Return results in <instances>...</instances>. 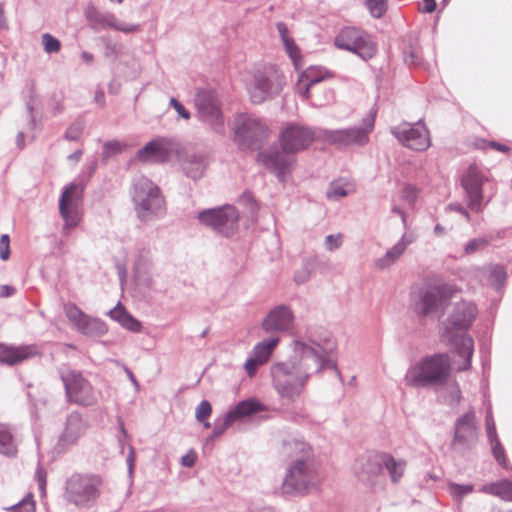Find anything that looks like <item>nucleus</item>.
Instances as JSON below:
<instances>
[{
    "label": "nucleus",
    "instance_id": "33",
    "mask_svg": "<svg viewBox=\"0 0 512 512\" xmlns=\"http://www.w3.org/2000/svg\"><path fill=\"white\" fill-rule=\"evenodd\" d=\"M78 331L91 337L102 336L107 332V326L103 321L87 315L83 325Z\"/></svg>",
    "mask_w": 512,
    "mask_h": 512
},
{
    "label": "nucleus",
    "instance_id": "57",
    "mask_svg": "<svg viewBox=\"0 0 512 512\" xmlns=\"http://www.w3.org/2000/svg\"><path fill=\"white\" fill-rule=\"evenodd\" d=\"M126 314H127V311L121 305L120 302H118L117 305L108 312V315L110 316V318L117 321L119 324L122 321L123 316H125Z\"/></svg>",
    "mask_w": 512,
    "mask_h": 512
},
{
    "label": "nucleus",
    "instance_id": "12",
    "mask_svg": "<svg viewBox=\"0 0 512 512\" xmlns=\"http://www.w3.org/2000/svg\"><path fill=\"white\" fill-rule=\"evenodd\" d=\"M60 378L69 403L92 406L97 402L91 383L80 372L71 369L61 370Z\"/></svg>",
    "mask_w": 512,
    "mask_h": 512
},
{
    "label": "nucleus",
    "instance_id": "41",
    "mask_svg": "<svg viewBox=\"0 0 512 512\" xmlns=\"http://www.w3.org/2000/svg\"><path fill=\"white\" fill-rule=\"evenodd\" d=\"M85 124L77 120L73 122L65 131L64 138L68 141H77L84 131Z\"/></svg>",
    "mask_w": 512,
    "mask_h": 512
},
{
    "label": "nucleus",
    "instance_id": "38",
    "mask_svg": "<svg viewBox=\"0 0 512 512\" xmlns=\"http://www.w3.org/2000/svg\"><path fill=\"white\" fill-rule=\"evenodd\" d=\"M492 241V237H478L470 240L464 246V252L467 255L476 253L488 247L490 242Z\"/></svg>",
    "mask_w": 512,
    "mask_h": 512
},
{
    "label": "nucleus",
    "instance_id": "10",
    "mask_svg": "<svg viewBox=\"0 0 512 512\" xmlns=\"http://www.w3.org/2000/svg\"><path fill=\"white\" fill-rule=\"evenodd\" d=\"M377 110L372 108L363 118L362 127H349L337 130H325L323 139L331 144L341 147L365 146L369 142V135L374 129Z\"/></svg>",
    "mask_w": 512,
    "mask_h": 512
},
{
    "label": "nucleus",
    "instance_id": "55",
    "mask_svg": "<svg viewBox=\"0 0 512 512\" xmlns=\"http://www.w3.org/2000/svg\"><path fill=\"white\" fill-rule=\"evenodd\" d=\"M239 202L243 205H246L249 208L251 214H254L258 209L257 203L250 192H244L240 196Z\"/></svg>",
    "mask_w": 512,
    "mask_h": 512
},
{
    "label": "nucleus",
    "instance_id": "42",
    "mask_svg": "<svg viewBox=\"0 0 512 512\" xmlns=\"http://www.w3.org/2000/svg\"><path fill=\"white\" fill-rule=\"evenodd\" d=\"M366 6L374 18H380L387 10L386 0H366Z\"/></svg>",
    "mask_w": 512,
    "mask_h": 512
},
{
    "label": "nucleus",
    "instance_id": "32",
    "mask_svg": "<svg viewBox=\"0 0 512 512\" xmlns=\"http://www.w3.org/2000/svg\"><path fill=\"white\" fill-rule=\"evenodd\" d=\"M403 253V243H396L382 257L375 260V267L379 270H384L393 265Z\"/></svg>",
    "mask_w": 512,
    "mask_h": 512
},
{
    "label": "nucleus",
    "instance_id": "9",
    "mask_svg": "<svg viewBox=\"0 0 512 512\" xmlns=\"http://www.w3.org/2000/svg\"><path fill=\"white\" fill-rule=\"evenodd\" d=\"M489 178L476 165H470L461 176V187L464 191V200L468 209L481 213L491 201L494 193L486 197L483 186Z\"/></svg>",
    "mask_w": 512,
    "mask_h": 512
},
{
    "label": "nucleus",
    "instance_id": "14",
    "mask_svg": "<svg viewBox=\"0 0 512 512\" xmlns=\"http://www.w3.org/2000/svg\"><path fill=\"white\" fill-rule=\"evenodd\" d=\"M357 479L373 491L382 490L386 484V477L382 472L381 452H369L360 456L354 465Z\"/></svg>",
    "mask_w": 512,
    "mask_h": 512
},
{
    "label": "nucleus",
    "instance_id": "31",
    "mask_svg": "<svg viewBox=\"0 0 512 512\" xmlns=\"http://www.w3.org/2000/svg\"><path fill=\"white\" fill-rule=\"evenodd\" d=\"M278 342L279 338L274 337L257 343L252 350V356L258 360V363H266Z\"/></svg>",
    "mask_w": 512,
    "mask_h": 512
},
{
    "label": "nucleus",
    "instance_id": "2",
    "mask_svg": "<svg viewBox=\"0 0 512 512\" xmlns=\"http://www.w3.org/2000/svg\"><path fill=\"white\" fill-rule=\"evenodd\" d=\"M284 454L295 459L288 465L280 492L285 497L305 496L319 491L324 476L311 446L299 439L285 440Z\"/></svg>",
    "mask_w": 512,
    "mask_h": 512
},
{
    "label": "nucleus",
    "instance_id": "8",
    "mask_svg": "<svg viewBox=\"0 0 512 512\" xmlns=\"http://www.w3.org/2000/svg\"><path fill=\"white\" fill-rule=\"evenodd\" d=\"M101 487L100 476L74 473L66 480L64 498L78 507H90L100 496Z\"/></svg>",
    "mask_w": 512,
    "mask_h": 512
},
{
    "label": "nucleus",
    "instance_id": "30",
    "mask_svg": "<svg viewBox=\"0 0 512 512\" xmlns=\"http://www.w3.org/2000/svg\"><path fill=\"white\" fill-rule=\"evenodd\" d=\"M481 492L499 497L505 501H512V481L501 480L482 486Z\"/></svg>",
    "mask_w": 512,
    "mask_h": 512
},
{
    "label": "nucleus",
    "instance_id": "7",
    "mask_svg": "<svg viewBox=\"0 0 512 512\" xmlns=\"http://www.w3.org/2000/svg\"><path fill=\"white\" fill-rule=\"evenodd\" d=\"M285 84L286 78L277 66L265 65L253 73L248 84L250 100L254 104H261L277 96Z\"/></svg>",
    "mask_w": 512,
    "mask_h": 512
},
{
    "label": "nucleus",
    "instance_id": "18",
    "mask_svg": "<svg viewBox=\"0 0 512 512\" xmlns=\"http://www.w3.org/2000/svg\"><path fill=\"white\" fill-rule=\"evenodd\" d=\"M477 441L476 416L473 410H469L455 422L451 447L456 452L464 453L474 448Z\"/></svg>",
    "mask_w": 512,
    "mask_h": 512
},
{
    "label": "nucleus",
    "instance_id": "61",
    "mask_svg": "<svg viewBox=\"0 0 512 512\" xmlns=\"http://www.w3.org/2000/svg\"><path fill=\"white\" fill-rule=\"evenodd\" d=\"M402 196L409 203H413L417 198V191L413 186L407 185L403 189Z\"/></svg>",
    "mask_w": 512,
    "mask_h": 512
},
{
    "label": "nucleus",
    "instance_id": "15",
    "mask_svg": "<svg viewBox=\"0 0 512 512\" xmlns=\"http://www.w3.org/2000/svg\"><path fill=\"white\" fill-rule=\"evenodd\" d=\"M234 131L239 144L256 149L268 137V127L254 115L240 114L235 119Z\"/></svg>",
    "mask_w": 512,
    "mask_h": 512
},
{
    "label": "nucleus",
    "instance_id": "16",
    "mask_svg": "<svg viewBox=\"0 0 512 512\" xmlns=\"http://www.w3.org/2000/svg\"><path fill=\"white\" fill-rule=\"evenodd\" d=\"M390 132L403 146L414 151H425L431 145L429 131L421 120L400 123L391 127Z\"/></svg>",
    "mask_w": 512,
    "mask_h": 512
},
{
    "label": "nucleus",
    "instance_id": "35",
    "mask_svg": "<svg viewBox=\"0 0 512 512\" xmlns=\"http://www.w3.org/2000/svg\"><path fill=\"white\" fill-rule=\"evenodd\" d=\"M64 313L68 320L75 326L77 330L80 329V327L83 325L84 320L87 317V314H85L76 304L74 303H67L64 305Z\"/></svg>",
    "mask_w": 512,
    "mask_h": 512
},
{
    "label": "nucleus",
    "instance_id": "21",
    "mask_svg": "<svg viewBox=\"0 0 512 512\" xmlns=\"http://www.w3.org/2000/svg\"><path fill=\"white\" fill-rule=\"evenodd\" d=\"M76 191L77 187L74 183L67 185L59 200V212L65 222L63 226L64 233H68L70 228L76 227L80 222L79 198Z\"/></svg>",
    "mask_w": 512,
    "mask_h": 512
},
{
    "label": "nucleus",
    "instance_id": "54",
    "mask_svg": "<svg viewBox=\"0 0 512 512\" xmlns=\"http://www.w3.org/2000/svg\"><path fill=\"white\" fill-rule=\"evenodd\" d=\"M10 256V238L8 234H3L0 237V258L7 260Z\"/></svg>",
    "mask_w": 512,
    "mask_h": 512
},
{
    "label": "nucleus",
    "instance_id": "48",
    "mask_svg": "<svg viewBox=\"0 0 512 512\" xmlns=\"http://www.w3.org/2000/svg\"><path fill=\"white\" fill-rule=\"evenodd\" d=\"M123 150V145L117 141H107L103 145V158L107 159L114 154H118Z\"/></svg>",
    "mask_w": 512,
    "mask_h": 512
},
{
    "label": "nucleus",
    "instance_id": "27",
    "mask_svg": "<svg viewBox=\"0 0 512 512\" xmlns=\"http://www.w3.org/2000/svg\"><path fill=\"white\" fill-rule=\"evenodd\" d=\"M37 355H39V350L36 345L9 347L3 351L0 362L15 365Z\"/></svg>",
    "mask_w": 512,
    "mask_h": 512
},
{
    "label": "nucleus",
    "instance_id": "24",
    "mask_svg": "<svg viewBox=\"0 0 512 512\" xmlns=\"http://www.w3.org/2000/svg\"><path fill=\"white\" fill-rule=\"evenodd\" d=\"M294 154L286 153L282 148L281 150L274 148L260 153L259 157L267 168L271 169L280 180H283L294 163Z\"/></svg>",
    "mask_w": 512,
    "mask_h": 512
},
{
    "label": "nucleus",
    "instance_id": "29",
    "mask_svg": "<svg viewBox=\"0 0 512 512\" xmlns=\"http://www.w3.org/2000/svg\"><path fill=\"white\" fill-rule=\"evenodd\" d=\"M259 411H262V406L257 401L248 399L238 403L226 415L228 416V421L234 422Z\"/></svg>",
    "mask_w": 512,
    "mask_h": 512
},
{
    "label": "nucleus",
    "instance_id": "11",
    "mask_svg": "<svg viewBox=\"0 0 512 512\" xmlns=\"http://www.w3.org/2000/svg\"><path fill=\"white\" fill-rule=\"evenodd\" d=\"M199 222L224 237H232L239 226V212L232 205L205 209L198 213Z\"/></svg>",
    "mask_w": 512,
    "mask_h": 512
},
{
    "label": "nucleus",
    "instance_id": "17",
    "mask_svg": "<svg viewBox=\"0 0 512 512\" xmlns=\"http://www.w3.org/2000/svg\"><path fill=\"white\" fill-rule=\"evenodd\" d=\"M195 106L200 120L209 124L217 133L224 131V119L218 95L213 90H199L195 96Z\"/></svg>",
    "mask_w": 512,
    "mask_h": 512
},
{
    "label": "nucleus",
    "instance_id": "3",
    "mask_svg": "<svg viewBox=\"0 0 512 512\" xmlns=\"http://www.w3.org/2000/svg\"><path fill=\"white\" fill-rule=\"evenodd\" d=\"M477 315L476 306L467 301H461L454 305L444 328L443 336L454 345L455 353L463 358L461 364L456 365L457 371L468 370L473 356V339L465 331L471 326Z\"/></svg>",
    "mask_w": 512,
    "mask_h": 512
},
{
    "label": "nucleus",
    "instance_id": "56",
    "mask_svg": "<svg viewBox=\"0 0 512 512\" xmlns=\"http://www.w3.org/2000/svg\"><path fill=\"white\" fill-rule=\"evenodd\" d=\"M170 105L175 109L179 117L185 120L190 119V112L176 98L172 97L170 99Z\"/></svg>",
    "mask_w": 512,
    "mask_h": 512
},
{
    "label": "nucleus",
    "instance_id": "6",
    "mask_svg": "<svg viewBox=\"0 0 512 512\" xmlns=\"http://www.w3.org/2000/svg\"><path fill=\"white\" fill-rule=\"evenodd\" d=\"M131 194L137 216L142 221L160 218L165 214V200L160 188L147 177L134 178Z\"/></svg>",
    "mask_w": 512,
    "mask_h": 512
},
{
    "label": "nucleus",
    "instance_id": "52",
    "mask_svg": "<svg viewBox=\"0 0 512 512\" xmlns=\"http://www.w3.org/2000/svg\"><path fill=\"white\" fill-rule=\"evenodd\" d=\"M341 244H342V235L341 234L327 235L325 238V242H324L325 248L328 251H334V250L338 249L341 246Z\"/></svg>",
    "mask_w": 512,
    "mask_h": 512
},
{
    "label": "nucleus",
    "instance_id": "4",
    "mask_svg": "<svg viewBox=\"0 0 512 512\" xmlns=\"http://www.w3.org/2000/svg\"><path fill=\"white\" fill-rule=\"evenodd\" d=\"M452 362L448 354L426 356L410 366L404 376L406 386L438 389L448 385Z\"/></svg>",
    "mask_w": 512,
    "mask_h": 512
},
{
    "label": "nucleus",
    "instance_id": "49",
    "mask_svg": "<svg viewBox=\"0 0 512 512\" xmlns=\"http://www.w3.org/2000/svg\"><path fill=\"white\" fill-rule=\"evenodd\" d=\"M347 195L345 188L337 183H331L326 192V197L330 200H339Z\"/></svg>",
    "mask_w": 512,
    "mask_h": 512
},
{
    "label": "nucleus",
    "instance_id": "53",
    "mask_svg": "<svg viewBox=\"0 0 512 512\" xmlns=\"http://www.w3.org/2000/svg\"><path fill=\"white\" fill-rule=\"evenodd\" d=\"M485 426H486V432L488 439H494L496 440V426L495 422L492 416V412L488 410L486 417H485Z\"/></svg>",
    "mask_w": 512,
    "mask_h": 512
},
{
    "label": "nucleus",
    "instance_id": "22",
    "mask_svg": "<svg viewBox=\"0 0 512 512\" xmlns=\"http://www.w3.org/2000/svg\"><path fill=\"white\" fill-rule=\"evenodd\" d=\"M294 314L289 306L278 305L263 319L262 329L266 333L285 332L292 328Z\"/></svg>",
    "mask_w": 512,
    "mask_h": 512
},
{
    "label": "nucleus",
    "instance_id": "59",
    "mask_svg": "<svg viewBox=\"0 0 512 512\" xmlns=\"http://www.w3.org/2000/svg\"><path fill=\"white\" fill-rule=\"evenodd\" d=\"M261 365L263 364L258 363V360L251 355L245 362L244 368L249 376H253Z\"/></svg>",
    "mask_w": 512,
    "mask_h": 512
},
{
    "label": "nucleus",
    "instance_id": "63",
    "mask_svg": "<svg viewBox=\"0 0 512 512\" xmlns=\"http://www.w3.org/2000/svg\"><path fill=\"white\" fill-rule=\"evenodd\" d=\"M46 476H47L46 471L41 466H38V468L36 470V478L38 480L39 487L42 491L45 489Z\"/></svg>",
    "mask_w": 512,
    "mask_h": 512
},
{
    "label": "nucleus",
    "instance_id": "37",
    "mask_svg": "<svg viewBox=\"0 0 512 512\" xmlns=\"http://www.w3.org/2000/svg\"><path fill=\"white\" fill-rule=\"evenodd\" d=\"M474 490V485L473 484H457V483H454V482H449L448 483V491L450 493V495L456 499V500H461L464 496L472 493Z\"/></svg>",
    "mask_w": 512,
    "mask_h": 512
},
{
    "label": "nucleus",
    "instance_id": "50",
    "mask_svg": "<svg viewBox=\"0 0 512 512\" xmlns=\"http://www.w3.org/2000/svg\"><path fill=\"white\" fill-rule=\"evenodd\" d=\"M232 421H228V416L225 415L224 419L221 422H216L213 428L211 435L208 437V441H212L218 437H220L225 430L232 424Z\"/></svg>",
    "mask_w": 512,
    "mask_h": 512
},
{
    "label": "nucleus",
    "instance_id": "46",
    "mask_svg": "<svg viewBox=\"0 0 512 512\" xmlns=\"http://www.w3.org/2000/svg\"><path fill=\"white\" fill-rule=\"evenodd\" d=\"M488 440L491 445L494 458L500 465L505 466V464H506L505 450H504L502 444L500 443L498 436H496V440H494V439H488Z\"/></svg>",
    "mask_w": 512,
    "mask_h": 512
},
{
    "label": "nucleus",
    "instance_id": "36",
    "mask_svg": "<svg viewBox=\"0 0 512 512\" xmlns=\"http://www.w3.org/2000/svg\"><path fill=\"white\" fill-rule=\"evenodd\" d=\"M488 281L499 290L506 281V272L502 266L493 265L488 269Z\"/></svg>",
    "mask_w": 512,
    "mask_h": 512
},
{
    "label": "nucleus",
    "instance_id": "64",
    "mask_svg": "<svg viewBox=\"0 0 512 512\" xmlns=\"http://www.w3.org/2000/svg\"><path fill=\"white\" fill-rule=\"evenodd\" d=\"M16 293V288L11 285H0V298L11 297Z\"/></svg>",
    "mask_w": 512,
    "mask_h": 512
},
{
    "label": "nucleus",
    "instance_id": "28",
    "mask_svg": "<svg viewBox=\"0 0 512 512\" xmlns=\"http://www.w3.org/2000/svg\"><path fill=\"white\" fill-rule=\"evenodd\" d=\"M382 469L385 468L393 483L400 481L406 469V461L395 459L391 454L381 452Z\"/></svg>",
    "mask_w": 512,
    "mask_h": 512
},
{
    "label": "nucleus",
    "instance_id": "19",
    "mask_svg": "<svg viewBox=\"0 0 512 512\" xmlns=\"http://www.w3.org/2000/svg\"><path fill=\"white\" fill-rule=\"evenodd\" d=\"M314 139V131L309 127L299 124L288 125L279 135L281 148L286 153L296 154L306 149Z\"/></svg>",
    "mask_w": 512,
    "mask_h": 512
},
{
    "label": "nucleus",
    "instance_id": "26",
    "mask_svg": "<svg viewBox=\"0 0 512 512\" xmlns=\"http://www.w3.org/2000/svg\"><path fill=\"white\" fill-rule=\"evenodd\" d=\"M180 163L184 174L193 180H197L204 175L209 160L208 155L204 152H192L185 154Z\"/></svg>",
    "mask_w": 512,
    "mask_h": 512
},
{
    "label": "nucleus",
    "instance_id": "47",
    "mask_svg": "<svg viewBox=\"0 0 512 512\" xmlns=\"http://www.w3.org/2000/svg\"><path fill=\"white\" fill-rule=\"evenodd\" d=\"M212 412V406L209 401L202 400L197 406L195 411V417L199 422H204Z\"/></svg>",
    "mask_w": 512,
    "mask_h": 512
},
{
    "label": "nucleus",
    "instance_id": "13",
    "mask_svg": "<svg viewBox=\"0 0 512 512\" xmlns=\"http://www.w3.org/2000/svg\"><path fill=\"white\" fill-rule=\"evenodd\" d=\"M334 42L338 48L350 51L363 60L371 59L377 51L371 35L356 27L342 28Z\"/></svg>",
    "mask_w": 512,
    "mask_h": 512
},
{
    "label": "nucleus",
    "instance_id": "43",
    "mask_svg": "<svg viewBox=\"0 0 512 512\" xmlns=\"http://www.w3.org/2000/svg\"><path fill=\"white\" fill-rule=\"evenodd\" d=\"M42 44L44 51L48 54L58 53L61 49L60 41L49 33L42 35Z\"/></svg>",
    "mask_w": 512,
    "mask_h": 512
},
{
    "label": "nucleus",
    "instance_id": "45",
    "mask_svg": "<svg viewBox=\"0 0 512 512\" xmlns=\"http://www.w3.org/2000/svg\"><path fill=\"white\" fill-rule=\"evenodd\" d=\"M7 510L11 512H35V504L31 495L24 497L17 504L12 505Z\"/></svg>",
    "mask_w": 512,
    "mask_h": 512
},
{
    "label": "nucleus",
    "instance_id": "51",
    "mask_svg": "<svg viewBox=\"0 0 512 512\" xmlns=\"http://www.w3.org/2000/svg\"><path fill=\"white\" fill-rule=\"evenodd\" d=\"M120 325L132 332H138L141 329V323L128 312L125 316H123Z\"/></svg>",
    "mask_w": 512,
    "mask_h": 512
},
{
    "label": "nucleus",
    "instance_id": "44",
    "mask_svg": "<svg viewBox=\"0 0 512 512\" xmlns=\"http://www.w3.org/2000/svg\"><path fill=\"white\" fill-rule=\"evenodd\" d=\"M300 77L303 78L308 83H310L311 85H314L324 80L327 77V73H323L319 69L310 67L306 71H304Z\"/></svg>",
    "mask_w": 512,
    "mask_h": 512
},
{
    "label": "nucleus",
    "instance_id": "58",
    "mask_svg": "<svg viewBox=\"0 0 512 512\" xmlns=\"http://www.w3.org/2000/svg\"><path fill=\"white\" fill-rule=\"evenodd\" d=\"M404 60L409 65H417L420 63V56L417 51L410 46L408 50L404 52Z\"/></svg>",
    "mask_w": 512,
    "mask_h": 512
},
{
    "label": "nucleus",
    "instance_id": "1",
    "mask_svg": "<svg viewBox=\"0 0 512 512\" xmlns=\"http://www.w3.org/2000/svg\"><path fill=\"white\" fill-rule=\"evenodd\" d=\"M293 344L294 355L271 367L273 387L279 397L289 403L301 397L313 372L332 369L341 378L334 359L336 344L332 339L327 338L323 343L296 340Z\"/></svg>",
    "mask_w": 512,
    "mask_h": 512
},
{
    "label": "nucleus",
    "instance_id": "40",
    "mask_svg": "<svg viewBox=\"0 0 512 512\" xmlns=\"http://www.w3.org/2000/svg\"><path fill=\"white\" fill-rule=\"evenodd\" d=\"M448 394L445 396V402L451 407H456L461 401V390L456 381L448 385Z\"/></svg>",
    "mask_w": 512,
    "mask_h": 512
},
{
    "label": "nucleus",
    "instance_id": "62",
    "mask_svg": "<svg viewBox=\"0 0 512 512\" xmlns=\"http://www.w3.org/2000/svg\"><path fill=\"white\" fill-rule=\"evenodd\" d=\"M448 208L452 211H455V212L461 214L467 221H470L471 216H470L467 208L464 207L463 205L458 204V203H452V204H449Z\"/></svg>",
    "mask_w": 512,
    "mask_h": 512
},
{
    "label": "nucleus",
    "instance_id": "23",
    "mask_svg": "<svg viewBox=\"0 0 512 512\" xmlns=\"http://www.w3.org/2000/svg\"><path fill=\"white\" fill-rule=\"evenodd\" d=\"M86 423L82 415L78 412H72L67 416L64 430L57 442V450L65 451L69 446L74 445L86 430Z\"/></svg>",
    "mask_w": 512,
    "mask_h": 512
},
{
    "label": "nucleus",
    "instance_id": "5",
    "mask_svg": "<svg viewBox=\"0 0 512 512\" xmlns=\"http://www.w3.org/2000/svg\"><path fill=\"white\" fill-rule=\"evenodd\" d=\"M455 292V287L448 283L437 281L427 284L413 297L412 309L420 318H439Z\"/></svg>",
    "mask_w": 512,
    "mask_h": 512
},
{
    "label": "nucleus",
    "instance_id": "20",
    "mask_svg": "<svg viewBox=\"0 0 512 512\" xmlns=\"http://www.w3.org/2000/svg\"><path fill=\"white\" fill-rule=\"evenodd\" d=\"M84 16L93 30L112 28L124 33H134L139 29V25L118 22L113 13L100 11L93 3L84 8Z\"/></svg>",
    "mask_w": 512,
    "mask_h": 512
},
{
    "label": "nucleus",
    "instance_id": "39",
    "mask_svg": "<svg viewBox=\"0 0 512 512\" xmlns=\"http://www.w3.org/2000/svg\"><path fill=\"white\" fill-rule=\"evenodd\" d=\"M285 50L289 57L291 58L293 65L296 70H299L302 68L301 64V53L297 45L294 43L293 39H290L283 43Z\"/></svg>",
    "mask_w": 512,
    "mask_h": 512
},
{
    "label": "nucleus",
    "instance_id": "60",
    "mask_svg": "<svg viewBox=\"0 0 512 512\" xmlns=\"http://www.w3.org/2000/svg\"><path fill=\"white\" fill-rule=\"evenodd\" d=\"M312 85L305 81L303 78L300 77L299 82L297 84V90L298 93L304 98L308 99L310 95V87Z\"/></svg>",
    "mask_w": 512,
    "mask_h": 512
},
{
    "label": "nucleus",
    "instance_id": "34",
    "mask_svg": "<svg viewBox=\"0 0 512 512\" xmlns=\"http://www.w3.org/2000/svg\"><path fill=\"white\" fill-rule=\"evenodd\" d=\"M17 452L16 444L8 427L0 424V453L14 456Z\"/></svg>",
    "mask_w": 512,
    "mask_h": 512
},
{
    "label": "nucleus",
    "instance_id": "25",
    "mask_svg": "<svg viewBox=\"0 0 512 512\" xmlns=\"http://www.w3.org/2000/svg\"><path fill=\"white\" fill-rule=\"evenodd\" d=\"M169 157L165 139L157 138L148 142L136 153V159L143 163H163Z\"/></svg>",
    "mask_w": 512,
    "mask_h": 512
}]
</instances>
